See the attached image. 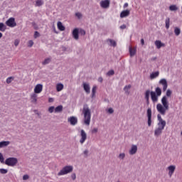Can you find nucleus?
<instances>
[{
	"mask_svg": "<svg viewBox=\"0 0 182 182\" xmlns=\"http://www.w3.org/2000/svg\"><path fill=\"white\" fill-rule=\"evenodd\" d=\"M172 95V91L171 90H167L166 95L162 97L161 100V104L159 103L156 105V110L161 115L164 116L166 112L169 109V102L168 97H171Z\"/></svg>",
	"mask_w": 182,
	"mask_h": 182,
	"instance_id": "nucleus-1",
	"label": "nucleus"
},
{
	"mask_svg": "<svg viewBox=\"0 0 182 182\" xmlns=\"http://www.w3.org/2000/svg\"><path fill=\"white\" fill-rule=\"evenodd\" d=\"M162 95V90L160 87L155 88V92L147 90L144 93V99L147 105L149 104V98L153 103L158 102L159 97Z\"/></svg>",
	"mask_w": 182,
	"mask_h": 182,
	"instance_id": "nucleus-2",
	"label": "nucleus"
},
{
	"mask_svg": "<svg viewBox=\"0 0 182 182\" xmlns=\"http://www.w3.org/2000/svg\"><path fill=\"white\" fill-rule=\"evenodd\" d=\"M157 127L155 128L154 132V135L156 137H159L161 136L163 133V131L164 130L166 126V122L164 120L161 116V114H157Z\"/></svg>",
	"mask_w": 182,
	"mask_h": 182,
	"instance_id": "nucleus-3",
	"label": "nucleus"
},
{
	"mask_svg": "<svg viewBox=\"0 0 182 182\" xmlns=\"http://www.w3.org/2000/svg\"><path fill=\"white\" fill-rule=\"evenodd\" d=\"M82 114H84V124L89 126L90 124L92 114L87 105H84V107L82 108Z\"/></svg>",
	"mask_w": 182,
	"mask_h": 182,
	"instance_id": "nucleus-4",
	"label": "nucleus"
},
{
	"mask_svg": "<svg viewBox=\"0 0 182 182\" xmlns=\"http://www.w3.org/2000/svg\"><path fill=\"white\" fill-rule=\"evenodd\" d=\"M73 171V166H65L60 170V172L57 173L58 176H65L68 173H70Z\"/></svg>",
	"mask_w": 182,
	"mask_h": 182,
	"instance_id": "nucleus-5",
	"label": "nucleus"
},
{
	"mask_svg": "<svg viewBox=\"0 0 182 182\" xmlns=\"http://www.w3.org/2000/svg\"><path fill=\"white\" fill-rule=\"evenodd\" d=\"M147 116V124L148 127H151L152 124V110L151 108H148L146 110Z\"/></svg>",
	"mask_w": 182,
	"mask_h": 182,
	"instance_id": "nucleus-6",
	"label": "nucleus"
},
{
	"mask_svg": "<svg viewBox=\"0 0 182 182\" xmlns=\"http://www.w3.org/2000/svg\"><path fill=\"white\" fill-rule=\"evenodd\" d=\"M18 163L16 158H9L6 160L5 164L9 166H14Z\"/></svg>",
	"mask_w": 182,
	"mask_h": 182,
	"instance_id": "nucleus-7",
	"label": "nucleus"
},
{
	"mask_svg": "<svg viewBox=\"0 0 182 182\" xmlns=\"http://www.w3.org/2000/svg\"><path fill=\"white\" fill-rule=\"evenodd\" d=\"M80 136L81 137L80 139V144H83L87 139V135L85 130L81 129Z\"/></svg>",
	"mask_w": 182,
	"mask_h": 182,
	"instance_id": "nucleus-8",
	"label": "nucleus"
},
{
	"mask_svg": "<svg viewBox=\"0 0 182 182\" xmlns=\"http://www.w3.org/2000/svg\"><path fill=\"white\" fill-rule=\"evenodd\" d=\"M138 146L135 144H132L130 149L128 151V154L131 156H133L137 153Z\"/></svg>",
	"mask_w": 182,
	"mask_h": 182,
	"instance_id": "nucleus-9",
	"label": "nucleus"
},
{
	"mask_svg": "<svg viewBox=\"0 0 182 182\" xmlns=\"http://www.w3.org/2000/svg\"><path fill=\"white\" fill-rule=\"evenodd\" d=\"M176 169V166L175 165H171L166 168V171H168V175L169 177H172Z\"/></svg>",
	"mask_w": 182,
	"mask_h": 182,
	"instance_id": "nucleus-10",
	"label": "nucleus"
},
{
	"mask_svg": "<svg viewBox=\"0 0 182 182\" xmlns=\"http://www.w3.org/2000/svg\"><path fill=\"white\" fill-rule=\"evenodd\" d=\"M6 24L11 28H14L17 25L14 17H11V18H9V20L6 21Z\"/></svg>",
	"mask_w": 182,
	"mask_h": 182,
	"instance_id": "nucleus-11",
	"label": "nucleus"
},
{
	"mask_svg": "<svg viewBox=\"0 0 182 182\" xmlns=\"http://www.w3.org/2000/svg\"><path fill=\"white\" fill-rule=\"evenodd\" d=\"M110 5V0H101L100 1V6H101V8L102 9H108Z\"/></svg>",
	"mask_w": 182,
	"mask_h": 182,
	"instance_id": "nucleus-12",
	"label": "nucleus"
},
{
	"mask_svg": "<svg viewBox=\"0 0 182 182\" xmlns=\"http://www.w3.org/2000/svg\"><path fill=\"white\" fill-rule=\"evenodd\" d=\"M159 84L163 86V92H165L167 90L168 88V82L166 79H161L159 82Z\"/></svg>",
	"mask_w": 182,
	"mask_h": 182,
	"instance_id": "nucleus-13",
	"label": "nucleus"
},
{
	"mask_svg": "<svg viewBox=\"0 0 182 182\" xmlns=\"http://www.w3.org/2000/svg\"><path fill=\"white\" fill-rule=\"evenodd\" d=\"M130 15V10H123L119 14L121 18H127Z\"/></svg>",
	"mask_w": 182,
	"mask_h": 182,
	"instance_id": "nucleus-14",
	"label": "nucleus"
},
{
	"mask_svg": "<svg viewBox=\"0 0 182 182\" xmlns=\"http://www.w3.org/2000/svg\"><path fill=\"white\" fill-rule=\"evenodd\" d=\"M43 91V85L41 84H38L36 86L34 89V94H40Z\"/></svg>",
	"mask_w": 182,
	"mask_h": 182,
	"instance_id": "nucleus-15",
	"label": "nucleus"
},
{
	"mask_svg": "<svg viewBox=\"0 0 182 182\" xmlns=\"http://www.w3.org/2000/svg\"><path fill=\"white\" fill-rule=\"evenodd\" d=\"M68 122L71 125L75 126L77 124V118L75 117H71L68 118Z\"/></svg>",
	"mask_w": 182,
	"mask_h": 182,
	"instance_id": "nucleus-16",
	"label": "nucleus"
},
{
	"mask_svg": "<svg viewBox=\"0 0 182 182\" xmlns=\"http://www.w3.org/2000/svg\"><path fill=\"white\" fill-rule=\"evenodd\" d=\"M73 38H74V39H75L76 41H77L79 39L78 28H74V30H73Z\"/></svg>",
	"mask_w": 182,
	"mask_h": 182,
	"instance_id": "nucleus-17",
	"label": "nucleus"
},
{
	"mask_svg": "<svg viewBox=\"0 0 182 182\" xmlns=\"http://www.w3.org/2000/svg\"><path fill=\"white\" fill-rule=\"evenodd\" d=\"M107 44L109 46H112V47H116L117 46V43L116 41H114V40H112V38H107Z\"/></svg>",
	"mask_w": 182,
	"mask_h": 182,
	"instance_id": "nucleus-18",
	"label": "nucleus"
},
{
	"mask_svg": "<svg viewBox=\"0 0 182 182\" xmlns=\"http://www.w3.org/2000/svg\"><path fill=\"white\" fill-rule=\"evenodd\" d=\"M82 87L84 88V91H85V92H87V94H90V86L88 83H82Z\"/></svg>",
	"mask_w": 182,
	"mask_h": 182,
	"instance_id": "nucleus-19",
	"label": "nucleus"
},
{
	"mask_svg": "<svg viewBox=\"0 0 182 182\" xmlns=\"http://www.w3.org/2000/svg\"><path fill=\"white\" fill-rule=\"evenodd\" d=\"M31 101L33 104L36 105L38 102V95L33 93L31 95Z\"/></svg>",
	"mask_w": 182,
	"mask_h": 182,
	"instance_id": "nucleus-20",
	"label": "nucleus"
},
{
	"mask_svg": "<svg viewBox=\"0 0 182 182\" xmlns=\"http://www.w3.org/2000/svg\"><path fill=\"white\" fill-rule=\"evenodd\" d=\"M154 44L156 48L158 49H160L162 47H165V44L162 43L161 41H160V40H156V41L154 42Z\"/></svg>",
	"mask_w": 182,
	"mask_h": 182,
	"instance_id": "nucleus-21",
	"label": "nucleus"
},
{
	"mask_svg": "<svg viewBox=\"0 0 182 182\" xmlns=\"http://www.w3.org/2000/svg\"><path fill=\"white\" fill-rule=\"evenodd\" d=\"M44 0H36L34 6L36 7H41L44 5Z\"/></svg>",
	"mask_w": 182,
	"mask_h": 182,
	"instance_id": "nucleus-22",
	"label": "nucleus"
},
{
	"mask_svg": "<svg viewBox=\"0 0 182 182\" xmlns=\"http://www.w3.org/2000/svg\"><path fill=\"white\" fill-rule=\"evenodd\" d=\"M160 73L159 71L152 73L149 75L150 80H154L155 78H157L159 76Z\"/></svg>",
	"mask_w": 182,
	"mask_h": 182,
	"instance_id": "nucleus-23",
	"label": "nucleus"
},
{
	"mask_svg": "<svg viewBox=\"0 0 182 182\" xmlns=\"http://www.w3.org/2000/svg\"><path fill=\"white\" fill-rule=\"evenodd\" d=\"M129 52L130 57L134 56L136 53V48H132V47H130L129 48Z\"/></svg>",
	"mask_w": 182,
	"mask_h": 182,
	"instance_id": "nucleus-24",
	"label": "nucleus"
},
{
	"mask_svg": "<svg viewBox=\"0 0 182 182\" xmlns=\"http://www.w3.org/2000/svg\"><path fill=\"white\" fill-rule=\"evenodd\" d=\"M57 28H58V30L61 31H64L65 30V27L63 26V24L61 23V21H58V23H57Z\"/></svg>",
	"mask_w": 182,
	"mask_h": 182,
	"instance_id": "nucleus-25",
	"label": "nucleus"
},
{
	"mask_svg": "<svg viewBox=\"0 0 182 182\" xmlns=\"http://www.w3.org/2000/svg\"><path fill=\"white\" fill-rule=\"evenodd\" d=\"M170 18L169 17H166V18L165 19V27L166 29H169L170 28Z\"/></svg>",
	"mask_w": 182,
	"mask_h": 182,
	"instance_id": "nucleus-26",
	"label": "nucleus"
},
{
	"mask_svg": "<svg viewBox=\"0 0 182 182\" xmlns=\"http://www.w3.org/2000/svg\"><path fill=\"white\" fill-rule=\"evenodd\" d=\"M9 144H10V141H1L0 142V148L6 147V146H9Z\"/></svg>",
	"mask_w": 182,
	"mask_h": 182,
	"instance_id": "nucleus-27",
	"label": "nucleus"
},
{
	"mask_svg": "<svg viewBox=\"0 0 182 182\" xmlns=\"http://www.w3.org/2000/svg\"><path fill=\"white\" fill-rule=\"evenodd\" d=\"M55 87L57 89V92H60L63 90L64 85L62 83H58Z\"/></svg>",
	"mask_w": 182,
	"mask_h": 182,
	"instance_id": "nucleus-28",
	"label": "nucleus"
},
{
	"mask_svg": "<svg viewBox=\"0 0 182 182\" xmlns=\"http://www.w3.org/2000/svg\"><path fill=\"white\" fill-rule=\"evenodd\" d=\"M169 10L171 11H176L178 10V7L176 4H172L171 6H169Z\"/></svg>",
	"mask_w": 182,
	"mask_h": 182,
	"instance_id": "nucleus-29",
	"label": "nucleus"
},
{
	"mask_svg": "<svg viewBox=\"0 0 182 182\" xmlns=\"http://www.w3.org/2000/svg\"><path fill=\"white\" fill-rule=\"evenodd\" d=\"M63 110V107L62 105H60L55 108L54 112L59 113L61 112Z\"/></svg>",
	"mask_w": 182,
	"mask_h": 182,
	"instance_id": "nucleus-30",
	"label": "nucleus"
},
{
	"mask_svg": "<svg viewBox=\"0 0 182 182\" xmlns=\"http://www.w3.org/2000/svg\"><path fill=\"white\" fill-rule=\"evenodd\" d=\"M6 29V26L4 23H0V31L5 32Z\"/></svg>",
	"mask_w": 182,
	"mask_h": 182,
	"instance_id": "nucleus-31",
	"label": "nucleus"
},
{
	"mask_svg": "<svg viewBox=\"0 0 182 182\" xmlns=\"http://www.w3.org/2000/svg\"><path fill=\"white\" fill-rule=\"evenodd\" d=\"M51 61H52V58H46V59L42 63V64H43V65H46L49 64Z\"/></svg>",
	"mask_w": 182,
	"mask_h": 182,
	"instance_id": "nucleus-32",
	"label": "nucleus"
},
{
	"mask_svg": "<svg viewBox=\"0 0 182 182\" xmlns=\"http://www.w3.org/2000/svg\"><path fill=\"white\" fill-rule=\"evenodd\" d=\"M174 33L176 36H178L181 34V29L178 27H175Z\"/></svg>",
	"mask_w": 182,
	"mask_h": 182,
	"instance_id": "nucleus-33",
	"label": "nucleus"
},
{
	"mask_svg": "<svg viewBox=\"0 0 182 182\" xmlns=\"http://www.w3.org/2000/svg\"><path fill=\"white\" fill-rule=\"evenodd\" d=\"M126 155L124 153H122V154H119V156H118V158L120 159V160H123L124 159Z\"/></svg>",
	"mask_w": 182,
	"mask_h": 182,
	"instance_id": "nucleus-34",
	"label": "nucleus"
},
{
	"mask_svg": "<svg viewBox=\"0 0 182 182\" xmlns=\"http://www.w3.org/2000/svg\"><path fill=\"white\" fill-rule=\"evenodd\" d=\"M75 16L78 18V19H81L82 18V13H75Z\"/></svg>",
	"mask_w": 182,
	"mask_h": 182,
	"instance_id": "nucleus-35",
	"label": "nucleus"
},
{
	"mask_svg": "<svg viewBox=\"0 0 182 182\" xmlns=\"http://www.w3.org/2000/svg\"><path fill=\"white\" fill-rule=\"evenodd\" d=\"M132 87V86L130 85H126L124 87V90L125 92H128V90Z\"/></svg>",
	"mask_w": 182,
	"mask_h": 182,
	"instance_id": "nucleus-36",
	"label": "nucleus"
},
{
	"mask_svg": "<svg viewBox=\"0 0 182 182\" xmlns=\"http://www.w3.org/2000/svg\"><path fill=\"white\" fill-rule=\"evenodd\" d=\"M97 89V86L92 87V97L95 95Z\"/></svg>",
	"mask_w": 182,
	"mask_h": 182,
	"instance_id": "nucleus-37",
	"label": "nucleus"
},
{
	"mask_svg": "<svg viewBox=\"0 0 182 182\" xmlns=\"http://www.w3.org/2000/svg\"><path fill=\"white\" fill-rule=\"evenodd\" d=\"M82 154H84V157L87 158L89 156V151L87 149H85L84 152H82Z\"/></svg>",
	"mask_w": 182,
	"mask_h": 182,
	"instance_id": "nucleus-38",
	"label": "nucleus"
},
{
	"mask_svg": "<svg viewBox=\"0 0 182 182\" xmlns=\"http://www.w3.org/2000/svg\"><path fill=\"white\" fill-rule=\"evenodd\" d=\"M0 173L1 174H6L8 173V170L4 168H0Z\"/></svg>",
	"mask_w": 182,
	"mask_h": 182,
	"instance_id": "nucleus-39",
	"label": "nucleus"
},
{
	"mask_svg": "<svg viewBox=\"0 0 182 182\" xmlns=\"http://www.w3.org/2000/svg\"><path fill=\"white\" fill-rule=\"evenodd\" d=\"M14 80V78L13 77H10L7 78V80H6L7 84H10Z\"/></svg>",
	"mask_w": 182,
	"mask_h": 182,
	"instance_id": "nucleus-40",
	"label": "nucleus"
},
{
	"mask_svg": "<svg viewBox=\"0 0 182 182\" xmlns=\"http://www.w3.org/2000/svg\"><path fill=\"white\" fill-rule=\"evenodd\" d=\"M114 75V70H109V72L107 73V76H112Z\"/></svg>",
	"mask_w": 182,
	"mask_h": 182,
	"instance_id": "nucleus-41",
	"label": "nucleus"
},
{
	"mask_svg": "<svg viewBox=\"0 0 182 182\" xmlns=\"http://www.w3.org/2000/svg\"><path fill=\"white\" fill-rule=\"evenodd\" d=\"M54 111H55V107L52 106V107H49L48 112L50 113H53Z\"/></svg>",
	"mask_w": 182,
	"mask_h": 182,
	"instance_id": "nucleus-42",
	"label": "nucleus"
},
{
	"mask_svg": "<svg viewBox=\"0 0 182 182\" xmlns=\"http://www.w3.org/2000/svg\"><path fill=\"white\" fill-rule=\"evenodd\" d=\"M34 43L33 40H29L28 41V47L31 48L33 46Z\"/></svg>",
	"mask_w": 182,
	"mask_h": 182,
	"instance_id": "nucleus-43",
	"label": "nucleus"
},
{
	"mask_svg": "<svg viewBox=\"0 0 182 182\" xmlns=\"http://www.w3.org/2000/svg\"><path fill=\"white\" fill-rule=\"evenodd\" d=\"M38 37H40V33H38V31H35L34 38L36 39Z\"/></svg>",
	"mask_w": 182,
	"mask_h": 182,
	"instance_id": "nucleus-44",
	"label": "nucleus"
},
{
	"mask_svg": "<svg viewBox=\"0 0 182 182\" xmlns=\"http://www.w3.org/2000/svg\"><path fill=\"white\" fill-rule=\"evenodd\" d=\"M98 132V129L97 128H94L91 130V133L92 134H96Z\"/></svg>",
	"mask_w": 182,
	"mask_h": 182,
	"instance_id": "nucleus-45",
	"label": "nucleus"
},
{
	"mask_svg": "<svg viewBox=\"0 0 182 182\" xmlns=\"http://www.w3.org/2000/svg\"><path fill=\"white\" fill-rule=\"evenodd\" d=\"M0 161L1 163L4 162V158L3 154L1 153H0Z\"/></svg>",
	"mask_w": 182,
	"mask_h": 182,
	"instance_id": "nucleus-46",
	"label": "nucleus"
},
{
	"mask_svg": "<svg viewBox=\"0 0 182 182\" xmlns=\"http://www.w3.org/2000/svg\"><path fill=\"white\" fill-rule=\"evenodd\" d=\"M107 112L109 114H112L114 113V109L112 108H109Z\"/></svg>",
	"mask_w": 182,
	"mask_h": 182,
	"instance_id": "nucleus-47",
	"label": "nucleus"
},
{
	"mask_svg": "<svg viewBox=\"0 0 182 182\" xmlns=\"http://www.w3.org/2000/svg\"><path fill=\"white\" fill-rule=\"evenodd\" d=\"M19 40H15L14 45L16 47H17L19 45Z\"/></svg>",
	"mask_w": 182,
	"mask_h": 182,
	"instance_id": "nucleus-48",
	"label": "nucleus"
},
{
	"mask_svg": "<svg viewBox=\"0 0 182 182\" xmlns=\"http://www.w3.org/2000/svg\"><path fill=\"white\" fill-rule=\"evenodd\" d=\"M71 179L74 181L76 179V174L75 173L71 174Z\"/></svg>",
	"mask_w": 182,
	"mask_h": 182,
	"instance_id": "nucleus-49",
	"label": "nucleus"
},
{
	"mask_svg": "<svg viewBox=\"0 0 182 182\" xmlns=\"http://www.w3.org/2000/svg\"><path fill=\"white\" fill-rule=\"evenodd\" d=\"M29 178V176L28 175H24L23 176V179L24 180V181H26V180H28Z\"/></svg>",
	"mask_w": 182,
	"mask_h": 182,
	"instance_id": "nucleus-50",
	"label": "nucleus"
},
{
	"mask_svg": "<svg viewBox=\"0 0 182 182\" xmlns=\"http://www.w3.org/2000/svg\"><path fill=\"white\" fill-rule=\"evenodd\" d=\"M126 28H127L126 24H122V25L119 27V28L122 29V30L126 29Z\"/></svg>",
	"mask_w": 182,
	"mask_h": 182,
	"instance_id": "nucleus-51",
	"label": "nucleus"
},
{
	"mask_svg": "<svg viewBox=\"0 0 182 182\" xmlns=\"http://www.w3.org/2000/svg\"><path fill=\"white\" fill-rule=\"evenodd\" d=\"M141 46L144 45V38H141Z\"/></svg>",
	"mask_w": 182,
	"mask_h": 182,
	"instance_id": "nucleus-52",
	"label": "nucleus"
},
{
	"mask_svg": "<svg viewBox=\"0 0 182 182\" xmlns=\"http://www.w3.org/2000/svg\"><path fill=\"white\" fill-rule=\"evenodd\" d=\"M98 82H103V78L100 77V78H98Z\"/></svg>",
	"mask_w": 182,
	"mask_h": 182,
	"instance_id": "nucleus-53",
	"label": "nucleus"
},
{
	"mask_svg": "<svg viewBox=\"0 0 182 182\" xmlns=\"http://www.w3.org/2000/svg\"><path fill=\"white\" fill-rule=\"evenodd\" d=\"M128 6H129L128 3H124L123 7L127 8V7H128Z\"/></svg>",
	"mask_w": 182,
	"mask_h": 182,
	"instance_id": "nucleus-54",
	"label": "nucleus"
},
{
	"mask_svg": "<svg viewBox=\"0 0 182 182\" xmlns=\"http://www.w3.org/2000/svg\"><path fill=\"white\" fill-rule=\"evenodd\" d=\"M54 100L53 98H49V102H53Z\"/></svg>",
	"mask_w": 182,
	"mask_h": 182,
	"instance_id": "nucleus-55",
	"label": "nucleus"
},
{
	"mask_svg": "<svg viewBox=\"0 0 182 182\" xmlns=\"http://www.w3.org/2000/svg\"><path fill=\"white\" fill-rule=\"evenodd\" d=\"M2 36H3V34L2 33L0 32V39L2 38Z\"/></svg>",
	"mask_w": 182,
	"mask_h": 182,
	"instance_id": "nucleus-56",
	"label": "nucleus"
},
{
	"mask_svg": "<svg viewBox=\"0 0 182 182\" xmlns=\"http://www.w3.org/2000/svg\"><path fill=\"white\" fill-rule=\"evenodd\" d=\"M82 34H84V35L86 34V31H85V30L82 31Z\"/></svg>",
	"mask_w": 182,
	"mask_h": 182,
	"instance_id": "nucleus-57",
	"label": "nucleus"
},
{
	"mask_svg": "<svg viewBox=\"0 0 182 182\" xmlns=\"http://www.w3.org/2000/svg\"><path fill=\"white\" fill-rule=\"evenodd\" d=\"M181 14H182V6H181Z\"/></svg>",
	"mask_w": 182,
	"mask_h": 182,
	"instance_id": "nucleus-58",
	"label": "nucleus"
},
{
	"mask_svg": "<svg viewBox=\"0 0 182 182\" xmlns=\"http://www.w3.org/2000/svg\"><path fill=\"white\" fill-rule=\"evenodd\" d=\"M181 134L182 135V132H181Z\"/></svg>",
	"mask_w": 182,
	"mask_h": 182,
	"instance_id": "nucleus-59",
	"label": "nucleus"
},
{
	"mask_svg": "<svg viewBox=\"0 0 182 182\" xmlns=\"http://www.w3.org/2000/svg\"><path fill=\"white\" fill-rule=\"evenodd\" d=\"M117 182H120V181H117Z\"/></svg>",
	"mask_w": 182,
	"mask_h": 182,
	"instance_id": "nucleus-60",
	"label": "nucleus"
}]
</instances>
